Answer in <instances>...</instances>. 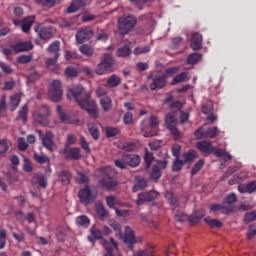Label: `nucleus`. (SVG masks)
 <instances>
[{
	"label": "nucleus",
	"mask_w": 256,
	"mask_h": 256,
	"mask_svg": "<svg viewBox=\"0 0 256 256\" xmlns=\"http://www.w3.org/2000/svg\"><path fill=\"white\" fill-rule=\"evenodd\" d=\"M67 97L70 101L71 99H74L81 109H85L88 115L93 119H97V117H99L97 103L91 99V95L89 93L85 92V88H83V86L77 84L69 88Z\"/></svg>",
	"instance_id": "f257e3e1"
},
{
	"label": "nucleus",
	"mask_w": 256,
	"mask_h": 256,
	"mask_svg": "<svg viewBox=\"0 0 256 256\" xmlns=\"http://www.w3.org/2000/svg\"><path fill=\"white\" fill-rule=\"evenodd\" d=\"M196 147L199 151H201V153H204V155H211V153H214L216 157L224 159V161H231V159H233V156H231L229 152L223 149L215 150V147H213L209 141H200L196 144Z\"/></svg>",
	"instance_id": "f03ea898"
},
{
	"label": "nucleus",
	"mask_w": 256,
	"mask_h": 256,
	"mask_svg": "<svg viewBox=\"0 0 256 256\" xmlns=\"http://www.w3.org/2000/svg\"><path fill=\"white\" fill-rule=\"evenodd\" d=\"M97 173L100 175V177H103V179L100 180V185L104 189H113V187L117 185V183L113 181V178L117 175V172L115 169H113V167L107 166L101 168L97 170Z\"/></svg>",
	"instance_id": "7ed1b4c3"
},
{
	"label": "nucleus",
	"mask_w": 256,
	"mask_h": 256,
	"mask_svg": "<svg viewBox=\"0 0 256 256\" xmlns=\"http://www.w3.org/2000/svg\"><path fill=\"white\" fill-rule=\"evenodd\" d=\"M137 25V18L130 14H124L122 17L118 18V31L120 35H127L135 29Z\"/></svg>",
	"instance_id": "20e7f679"
},
{
	"label": "nucleus",
	"mask_w": 256,
	"mask_h": 256,
	"mask_svg": "<svg viewBox=\"0 0 256 256\" xmlns=\"http://www.w3.org/2000/svg\"><path fill=\"white\" fill-rule=\"evenodd\" d=\"M113 65H115V60H113V56H111V54H105L102 61L97 64L95 74L107 75L109 73H113Z\"/></svg>",
	"instance_id": "39448f33"
},
{
	"label": "nucleus",
	"mask_w": 256,
	"mask_h": 256,
	"mask_svg": "<svg viewBox=\"0 0 256 256\" xmlns=\"http://www.w3.org/2000/svg\"><path fill=\"white\" fill-rule=\"evenodd\" d=\"M141 131L143 137H155L159 133V119L157 116L150 117V124L147 126L145 125V121L141 123Z\"/></svg>",
	"instance_id": "423d86ee"
},
{
	"label": "nucleus",
	"mask_w": 256,
	"mask_h": 256,
	"mask_svg": "<svg viewBox=\"0 0 256 256\" xmlns=\"http://www.w3.org/2000/svg\"><path fill=\"white\" fill-rule=\"evenodd\" d=\"M179 121H177V115L175 112L168 113L165 116V125L166 129L170 132V134L174 137V139H179L181 137V131L177 128Z\"/></svg>",
	"instance_id": "0eeeda50"
},
{
	"label": "nucleus",
	"mask_w": 256,
	"mask_h": 256,
	"mask_svg": "<svg viewBox=\"0 0 256 256\" xmlns=\"http://www.w3.org/2000/svg\"><path fill=\"white\" fill-rule=\"evenodd\" d=\"M122 241L128 245L129 249L133 251L135 243H140L141 237H135V231L130 226L125 227L124 235L122 234Z\"/></svg>",
	"instance_id": "6e6552de"
},
{
	"label": "nucleus",
	"mask_w": 256,
	"mask_h": 256,
	"mask_svg": "<svg viewBox=\"0 0 256 256\" xmlns=\"http://www.w3.org/2000/svg\"><path fill=\"white\" fill-rule=\"evenodd\" d=\"M78 197L83 205H89V203H93L94 199H97V192L93 191L91 186L86 185L78 192Z\"/></svg>",
	"instance_id": "1a4fd4ad"
},
{
	"label": "nucleus",
	"mask_w": 256,
	"mask_h": 256,
	"mask_svg": "<svg viewBox=\"0 0 256 256\" xmlns=\"http://www.w3.org/2000/svg\"><path fill=\"white\" fill-rule=\"evenodd\" d=\"M57 112L60 115L61 123H67L69 125H83V121L79 119L77 114H67L63 112V108L61 106H57Z\"/></svg>",
	"instance_id": "9d476101"
},
{
	"label": "nucleus",
	"mask_w": 256,
	"mask_h": 256,
	"mask_svg": "<svg viewBox=\"0 0 256 256\" xmlns=\"http://www.w3.org/2000/svg\"><path fill=\"white\" fill-rule=\"evenodd\" d=\"M48 97L49 99H51V101H54L55 103L61 101V97H63V90H61V81L54 80L51 83Z\"/></svg>",
	"instance_id": "9b49d317"
},
{
	"label": "nucleus",
	"mask_w": 256,
	"mask_h": 256,
	"mask_svg": "<svg viewBox=\"0 0 256 256\" xmlns=\"http://www.w3.org/2000/svg\"><path fill=\"white\" fill-rule=\"evenodd\" d=\"M194 135L196 139H204L205 137L213 139L219 135V129L217 127L207 128V125H204L196 130Z\"/></svg>",
	"instance_id": "f8f14e48"
},
{
	"label": "nucleus",
	"mask_w": 256,
	"mask_h": 256,
	"mask_svg": "<svg viewBox=\"0 0 256 256\" xmlns=\"http://www.w3.org/2000/svg\"><path fill=\"white\" fill-rule=\"evenodd\" d=\"M55 136L53 132H46L44 136H42V145L48 149L51 153L57 149V144H55Z\"/></svg>",
	"instance_id": "ddd939ff"
},
{
	"label": "nucleus",
	"mask_w": 256,
	"mask_h": 256,
	"mask_svg": "<svg viewBox=\"0 0 256 256\" xmlns=\"http://www.w3.org/2000/svg\"><path fill=\"white\" fill-rule=\"evenodd\" d=\"M34 31L38 33L40 39H43V41H47L55 35V29L53 27L41 28L40 25H37L35 26Z\"/></svg>",
	"instance_id": "4468645a"
},
{
	"label": "nucleus",
	"mask_w": 256,
	"mask_h": 256,
	"mask_svg": "<svg viewBox=\"0 0 256 256\" xmlns=\"http://www.w3.org/2000/svg\"><path fill=\"white\" fill-rule=\"evenodd\" d=\"M93 37V29L91 27H83L80 28L76 33V41L77 43H85V41H89Z\"/></svg>",
	"instance_id": "2eb2a0df"
},
{
	"label": "nucleus",
	"mask_w": 256,
	"mask_h": 256,
	"mask_svg": "<svg viewBox=\"0 0 256 256\" xmlns=\"http://www.w3.org/2000/svg\"><path fill=\"white\" fill-rule=\"evenodd\" d=\"M159 193L155 190H151L149 192L138 194V199L136 201L137 205H145L147 201H153L157 199Z\"/></svg>",
	"instance_id": "dca6fc26"
},
{
	"label": "nucleus",
	"mask_w": 256,
	"mask_h": 256,
	"mask_svg": "<svg viewBox=\"0 0 256 256\" xmlns=\"http://www.w3.org/2000/svg\"><path fill=\"white\" fill-rule=\"evenodd\" d=\"M64 157L65 159H73L74 161H77L81 159V149L77 147H69V146H64Z\"/></svg>",
	"instance_id": "f3484780"
},
{
	"label": "nucleus",
	"mask_w": 256,
	"mask_h": 256,
	"mask_svg": "<svg viewBox=\"0 0 256 256\" xmlns=\"http://www.w3.org/2000/svg\"><path fill=\"white\" fill-rule=\"evenodd\" d=\"M13 23L16 27L21 25V29H22L23 33H29V31L31 30V25H33V23H35V16H28V17L24 18L22 23H21V21L14 19Z\"/></svg>",
	"instance_id": "a211bd4d"
},
{
	"label": "nucleus",
	"mask_w": 256,
	"mask_h": 256,
	"mask_svg": "<svg viewBox=\"0 0 256 256\" xmlns=\"http://www.w3.org/2000/svg\"><path fill=\"white\" fill-rule=\"evenodd\" d=\"M90 234L92 236H88V241L95 245V239L100 240L101 245H103L102 241H106L103 239V230L99 229L97 226H92L90 228Z\"/></svg>",
	"instance_id": "6ab92c4d"
},
{
	"label": "nucleus",
	"mask_w": 256,
	"mask_h": 256,
	"mask_svg": "<svg viewBox=\"0 0 256 256\" xmlns=\"http://www.w3.org/2000/svg\"><path fill=\"white\" fill-rule=\"evenodd\" d=\"M166 78L162 75H157L152 79V83L149 84V88L151 91H155L157 89H163L165 85H167V80Z\"/></svg>",
	"instance_id": "aec40b11"
},
{
	"label": "nucleus",
	"mask_w": 256,
	"mask_h": 256,
	"mask_svg": "<svg viewBox=\"0 0 256 256\" xmlns=\"http://www.w3.org/2000/svg\"><path fill=\"white\" fill-rule=\"evenodd\" d=\"M210 213H223L224 215H227L229 213H232L231 206H228L222 202V204H212L210 205Z\"/></svg>",
	"instance_id": "412c9836"
},
{
	"label": "nucleus",
	"mask_w": 256,
	"mask_h": 256,
	"mask_svg": "<svg viewBox=\"0 0 256 256\" xmlns=\"http://www.w3.org/2000/svg\"><path fill=\"white\" fill-rule=\"evenodd\" d=\"M190 47L193 51H199L203 47V36L199 33H194L191 37Z\"/></svg>",
	"instance_id": "4be33fe9"
},
{
	"label": "nucleus",
	"mask_w": 256,
	"mask_h": 256,
	"mask_svg": "<svg viewBox=\"0 0 256 256\" xmlns=\"http://www.w3.org/2000/svg\"><path fill=\"white\" fill-rule=\"evenodd\" d=\"M15 53H23L24 51H31L33 49V43L31 42H20L12 46Z\"/></svg>",
	"instance_id": "5701e85b"
},
{
	"label": "nucleus",
	"mask_w": 256,
	"mask_h": 256,
	"mask_svg": "<svg viewBox=\"0 0 256 256\" xmlns=\"http://www.w3.org/2000/svg\"><path fill=\"white\" fill-rule=\"evenodd\" d=\"M106 203L110 209H115V213L117 215H127L128 211H121L117 208H115V205H117L119 202L115 198V196H107L106 197Z\"/></svg>",
	"instance_id": "b1692460"
},
{
	"label": "nucleus",
	"mask_w": 256,
	"mask_h": 256,
	"mask_svg": "<svg viewBox=\"0 0 256 256\" xmlns=\"http://www.w3.org/2000/svg\"><path fill=\"white\" fill-rule=\"evenodd\" d=\"M82 7H85V0H73L67 8V13H77Z\"/></svg>",
	"instance_id": "393cba45"
},
{
	"label": "nucleus",
	"mask_w": 256,
	"mask_h": 256,
	"mask_svg": "<svg viewBox=\"0 0 256 256\" xmlns=\"http://www.w3.org/2000/svg\"><path fill=\"white\" fill-rule=\"evenodd\" d=\"M126 161L128 167H139V165H141V157H139V155L136 154L126 155Z\"/></svg>",
	"instance_id": "a878e982"
},
{
	"label": "nucleus",
	"mask_w": 256,
	"mask_h": 256,
	"mask_svg": "<svg viewBox=\"0 0 256 256\" xmlns=\"http://www.w3.org/2000/svg\"><path fill=\"white\" fill-rule=\"evenodd\" d=\"M58 181L62 183V185H69L71 183V172L67 170H61L58 172Z\"/></svg>",
	"instance_id": "bb28decb"
},
{
	"label": "nucleus",
	"mask_w": 256,
	"mask_h": 256,
	"mask_svg": "<svg viewBox=\"0 0 256 256\" xmlns=\"http://www.w3.org/2000/svg\"><path fill=\"white\" fill-rule=\"evenodd\" d=\"M119 85H121V77L117 76V74H113L107 79L106 87L108 89H115Z\"/></svg>",
	"instance_id": "cd10ccee"
},
{
	"label": "nucleus",
	"mask_w": 256,
	"mask_h": 256,
	"mask_svg": "<svg viewBox=\"0 0 256 256\" xmlns=\"http://www.w3.org/2000/svg\"><path fill=\"white\" fill-rule=\"evenodd\" d=\"M21 103V94L16 93L10 96L9 109L10 111H15L19 104Z\"/></svg>",
	"instance_id": "c85d7f7f"
},
{
	"label": "nucleus",
	"mask_w": 256,
	"mask_h": 256,
	"mask_svg": "<svg viewBox=\"0 0 256 256\" xmlns=\"http://www.w3.org/2000/svg\"><path fill=\"white\" fill-rule=\"evenodd\" d=\"M147 187V181H145V178L143 177H137L136 183L132 188V191L134 193H137V191H141V189H145Z\"/></svg>",
	"instance_id": "c756f323"
},
{
	"label": "nucleus",
	"mask_w": 256,
	"mask_h": 256,
	"mask_svg": "<svg viewBox=\"0 0 256 256\" xmlns=\"http://www.w3.org/2000/svg\"><path fill=\"white\" fill-rule=\"evenodd\" d=\"M29 113V107L27 104L21 107V109L18 112L17 121H23V123L27 122V114Z\"/></svg>",
	"instance_id": "7c9ffc66"
},
{
	"label": "nucleus",
	"mask_w": 256,
	"mask_h": 256,
	"mask_svg": "<svg viewBox=\"0 0 256 256\" xmlns=\"http://www.w3.org/2000/svg\"><path fill=\"white\" fill-rule=\"evenodd\" d=\"M109 225L115 231V237H117L118 239H122L123 232L121 231V224H119V222H117L115 220H112V221H110Z\"/></svg>",
	"instance_id": "2f4dec72"
},
{
	"label": "nucleus",
	"mask_w": 256,
	"mask_h": 256,
	"mask_svg": "<svg viewBox=\"0 0 256 256\" xmlns=\"http://www.w3.org/2000/svg\"><path fill=\"white\" fill-rule=\"evenodd\" d=\"M88 131L91 135V137L97 141L99 139V126L95 123H89L88 124Z\"/></svg>",
	"instance_id": "473e14b6"
},
{
	"label": "nucleus",
	"mask_w": 256,
	"mask_h": 256,
	"mask_svg": "<svg viewBox=\"0 0 256 256\" xmlns=\"http://www.w3.org/2000/svg\"><path fill=\"white\" fill-rule=\"evenodd\" d=\"M33 119H34V121H35L36 123H39L40 125H43V126L47 125V117L44 116V115L40 112V110L35 111V112L33 113Z\"/></svg>",
	"instance_id": "72a5a7b5"
},
{
	"label": "nucleus",
	"mask_w": 256,
	"mask_h": 256,
	"mask_svg": "<svg viewBox=\"0 0 256 256\" xmlns=\"http://www.w3.org/2000/svg\"><path fill=\"white\" fill-rule=\"evenodd\" d=\"M100 105L103 109V111H111V108L113 107V103L111 101V99L109 98V96H105L103 98L100 99Z\"/></svg>",
	"instance_id": "f704fd0d"
},
{
	"label": "nucleus",
	"mask_w": 256,
	"mask_h": 256,
	"mask_svg": "<svg viewBox=\"0 0 256 256\" xmlns=\"http://www.w3.org/2000/svg\"><path fill=\"white\" fill-rule=\"evenodd\" d=\"M185 81H189L187 72H183V73L175 76L171 82V85H179V83H183Z\"/></svg>",
	"instance_id": "c9c22d12"
},
{
	"label": "nucleus",
	"mask_w": 256,
	"mask_h": 256,
	"mask_svg": "<svg viewBox=\"0 0 256 256\" xmlns=\"http://www.w3.org/2000/svg\"><path fill=\"white\" fill-rule=\"evenodd\" d=\"M129 55H131V47L127 45L118 48L116 51L117 57H129Z\"/></svg>",
	"instance_id": "e433bc0d"
},
{
	"label": "nucleus",
	"mask_w": 256,
	"mask_h": 256,
	"mask_svg": "<svg viewBox=\"0 0 256 256\" xmlns=\"http://www.w3.org/2000/svg\"><path fill=\"white\" fill-rule=\"evenodd\" d=\"M61 47V43L59 41L53 42L49 47V53H53L56 56V59H59V49Z\"/></svg>",
	"instance_id": "4c0bfd02"
},
{
	"label": "nucleus",
	"mask_w": 256,
	"mask_h": 256,
	"mask_svg": "<svg viewBox=\"0 0 256 256\" xmlns=\"http://www.w3.org/2000/svg\"><path fill=\"white\" fill-rule=\"evenodd\" d=\"M89 223H91V220L85 215L76 218V225H79V227H89Z\"/></svg>",
	"instance_id": "58836bf2"
},
{
	"label": "nucleus",
	"mask_w": 256,
	"mask_h": 256,
	"mask_svg": "<svg viewBox=\"0 0 256 256\" xmlns=\"http://www.w3.org/2000/svg\"><path fill=\"white\" fill-rule=\"evenodd\" d=\"M204 221L212 228L216 227V229H220V227H223V223L221 221L217 219H211V217H206Z\"/></svg>",
	"instance_id": "ea45409f"
},
{
	"label": "nucleus",
	"mask_w": 256,
	"mask_h": 256,
	"mask_svg": "<svg viewBox=\"0 0 256 256\" xmlns=\"http://www.w3.org/2000/svg\"><path fill=\"white\" fill-rule=\"evenodd\" d=\"M223 203L224 205H228L229 207H231L233 212V209H234L233 204L237 203V196H235V193H231L225 198Z\"/></svg>",
	"instance_id": "a19ab883"
},
{
	"label": "nucleus",
	"mask_w": 256,
	"mask_h": 256,
	"mask_svg": "<svg viewBox=\"0 0 256 256\" xmlns=\"http://www.w3.org/2000/svg\"><path fill=\"white\" fill-rule=\"evenodd\" d=\"M79 51L82 55H86V57H93V48L87 44L80 46Z\"/></svg>",
	"instance_id": "79ce46f5"
},
{
	"label": "nucleus",
	"mask_w": 256,
	"mask_h": 256,
	"mask_svg": "<svg viewBox=\"0 0 256 256\" xmlns=\"http://www.w3.org/2000/svg\"><path fill=\"white\" fill-rule=\"evenodd\" d=\"M183 157L185 163H191V161H195V159H197V152L190 150L183 154Z\"/></svg>",
	"instance_id": "37998d69"
},
{
	"label": "nucleus",
	"mask_w": 256,
	"mask_h": 256,
	"mask_svg": "<svg viewBox=\"0 0 256 256\" xmlns=\"http://www.w3.org/2000/svg\"><path fill=\"white\" fill-rule=\"evenodd\" d=\"M150 178L153 181H158L161 178V168H159V166L154 165L152 167V173H150Z\"/></svg>",
	"instance_id": "c03bdc74"
},
{
	"label": "nucleus",
	"mask_w": 256,
	"mask_h": 256,
	"mask_svg": "<svg viewBox=\"0 0 256 256\" xmlns=\"http://www.w3.org/2000/svg\"><path fill=\"white\" fill-rule=\"evenodd\" d=\"M12 237L15 239L17 243H25L26 237L25 232L19 230L18 232H13Z\"/></svg>",
	"instance_id": "a18cd8bd"
},
{
	"label": "nucleus",
	"mask_w": 256,
	"mask_h": 256,
	"mask_svg": "<svg viewBox=\"0 0 256 256\" xmlns=\"http://www.w3.org/2000/svg\"><path fill=\"white\" fill-rule=\"evenodd\" d=\"M201 54L199 53H193L188 56L187 63L188 65H195V63H199L201 61Z\"/></svg>",
	"instance_id": "49530a36"
},
{
	"label": "nucleus",
	"mask_w": 256,
	"mask_h": 256,
	"mask_svg": "<svg viewBox=\"0 0 256 256\" xmlns=\"http://www.w3.org/2000/svg\"><path fill=\"white\" fill-rule=\"evenodd\" d=\"M115 165L119 169H127L128 164H127V155H123L120 159L115 160Z\"/></svg>",
	"instance_id": "de8ad7c7"
},
{
	"label": "nucleus",
	"mask_w": 256,
	"mask_h": 256,
	"mask_svg": "<svg viewBox=\"0 0 256 256\" xmlns=\"http://www.w3.org/2000/svg\"><path fill=\"white\" fill-rule=\"evenodd\" d=\"M198 214H192L190 217H189V222L192 224V225H195V223H199V221H201V219H203L204 215H205V210H201L200 212V216H197Z\"/></svg>",
	"instance_id": "09e8293b"
},
{
	"label": "nucleus",
	"mask_w": 256,
	"mask_h": 256,
	"mask_svg": "<svg viewBox=\"0 0 256 256\" xmlns=\"http://www.w3.org/2000/svg\"><path fill=\"white\" fill-rule=\"evenodd\" d=\"M144 161L146 163V169H149L153 163V153L149 152L148 149L145 150Z\"/></svg>",
	"instance_id": "8fccbe9b"
},
{
	"label": "nucleus",
	"mask_w": 256,
	"mask_h": 256,
	"mask_svg": "<svg viewBox=\"0 0 256 256\" xmlns=\"http://www.w3.org/2000/svg\"><path fill=\"white\" fill-rule=\"evenodd\" d=\"M154 247H151L149 250H139L137 252H134L132 256H155L153 253Z\"/></svg>",
	"instance_id": "3c124183"
},
{
	"label": "nucleus",
	"mask_w": 256,
	"mask_h": 256,
	"mask_svg": "<svg viewBox=\"0 0 256 256\" xmlns=\"http://www.w3.org/2000/svg\"><path fill=\"white\" fill-rule=\"evenodd\" d=\"M78 75H79V72L77 71V69H75L71 66H68L65 69V76L66 77L73 78V77H77Z\"/></svg>",
	"instance_id": "603ef678"
},
{
	"label": "nucleus",
	"mask_w": 256,
	"mask_h": 256,
	"mask_svg": "<svg viewBox=\"0 0 256 256\" xmlns=\"http://www.w3.org/2000/svg\"><path fill=\"white\" fill-rule=\"evenodd\" d=\"M203 165H205V161L203 159L199 160L192 168L191 174L197 175V173H199V171H201V169L203 168Z\"/></svg>",
	"instance_id": "864d4df0"
},
{
	"label": "nucleus",
	"mask_w": 256,
	"mask_h": 256,
	"mask_svg": "<svg viewBox=\"0 0 256 256\" xmlns=\"http://www.w3.org/2000/svg\"><path fill=\"white\" fill-rule=\"evenodd\" d=\"M176 73H179V67L168 68L162 75L167 79V77H173Z\"/></svg>",
	"instance_id": "5fc2aeb1"
},
{
	"label": "nucleus",
	"mask_w": 256,
	"mask_h": 256,
	"mask_svg": "<svg viewBox=\"0 0 256 256\" xmlns=\"http://www.w3.org/2000/svg\"><path fill=\"white\" fill-rule=\"evenodd\" d=\"M80 145L81 148L83 149V151H85V153L87 155H89V153H91V148L89 147V143L87 142V140H85V137L81 136L80 138Z\"/></svg>",
	"instance_id": "6e6d98bb"
},
{
	"label": "nucleus",
	"mask_w": 256,
	"mask_h": 256,
	"mask_svg": "<svg viewBox=\"0 0 256 256\" xmlns=\"http://www.w3.org/2000/svg\"><path fill=\"white\" fill-rule=\"evenodd\" d=\"M9 151V142L6 139L0 140V155Z\"/></svg>",
	"instance_id": "4d7b16f0"
},
{
	"label": "nucleus",
	"mask_w": 256,
	"mask_h": 256,
	"mask_svg": "<svg viewBox=\"0 0 256 256\" xmlns=\"http://www.w3.org/2000/svg\"><path fill=\"white\" fill-rule=\"evenodd\" d=\"M166 197L167 199H169L172 209H177V207H179V202L177 201V199L173 198V193L168 192L166 194Z\"/></svg>",
	"instance_id": "13d9d810"
},
{
	"label": "nucleus",
	"mask_w": 256,
	"mask_h": 256,
	"mask_svg": "<svg viewBox=\"0 0 256 256\" xmlns=\"http://www.w3.org/2000/svg\"><path fill=\"white\" fill-rule=\"evenodd\" d=\"M151 48L149 46L136 47L134 49V55H143V53H149Z\"/></svg>",
	"instance_id": "bf43d9fd"
},
{
	"label": "nucleus",
	"mask_w": 256,
	"mask_h": 256,
	"mask_svg": "<svg viewBox=\"0 0 256 256\" xmlns=\"http://www.w3.org/2000/svg\"><path fill=\"white\" fill-rule=\"evenodd\" d=\"M244 221L246 223H251V221H256V210H253L251 212H247L245 214Z\"/></svg>",
	"instance_id": "052dcab7"
},
{
	"label": "nucleus",
	"mask_w": 256,
	"mask_h": 256,
	"mask_svg": "<svg viewBox=\"0 0 256 256\" xmlns=\"http://www.w3.org/2000/svg\"><path fill=\"white\" fill-rule=\"evenodd\" d=\"M183 165H185V162L183 160H179V158H177L173 162L172 169H173V171H181V169H183Z\"/></svg>",
	"instance_id": "680f3d73"
},
{
	"label": "nucleus",
	"mask_w": 256,
	"mask_h": 256,
	"mask_svg": "<svg viewBox=\"0 0 256 256\" xmlns=\"http://www.w3.org/2000/svg\"><path fill=\"white\" fill-rule=\"evenodd\" d=\"M29 144L26 143L25 138L20 137L18 138V149L19 151H27Z\"/></svg>",
	"instance_id": "e2e57ef3"
},
{
	"label": "nucleus",
	"mask_w": 256,
	"mask_h": 256,
	"mask_svg": "<svg viewBox=\"0 0 256 256\" xmlns=\"http://www.w3.org/2000/svg\"><path fill=\"white\" fill-rule=\"evenodd\" d=\"M34 159L37 161V163L43 164V163H49V157L45 155H39L37 153H34Z\"/></svg>",
	"instance_id": "0e129e2a"
},
{
	"label": "nucleus",
	"mask_w": 256,
	"mask_h": 256,
	"mask_svg": "<svg viewBox=\"0 0 256 256\" xmlns=\"http://www.w3.org/2000/svg\"><path fill=\"white\" fill-rule=\"evenodd\" d=\"M36 3H38V5H44V7H55V0H36Z\"/></svg>",
	"instance_id": "69168bd1"
},
{
	"label": "nucleus",
	"mask_w": 256,
	"mask_h": 256,
	"mask_svg": "<svg viewBox=\"0 0 256 256\" xmlns=\"http://www.w3.org/2000/svg\"><path fill=\"white\" fill-rule=\"evenodd\" d=\"M97 214L99 215V217H101V219H105V217L109 215V212L105 209V207H103V205H98Z\"/></svg>",
	"instance_id": "338daca9"
},
{
	"label": "nucleus",
	"mask_w": 256,
	"mask_h": 256,
	"mask_svg": "<svg viewBox=\"0 0 256 256\" xmlns=\"http://www.w3.org/2000/svg\"><path fill=\"white\" fill-rule=\"evenodd\" d=\"M115 135H119L118 128L106 127V136L107 137H115Z\"/></svg>",
	"instance_id": "774afa93"
}]
</instances>
